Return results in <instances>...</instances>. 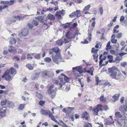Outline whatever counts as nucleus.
Here are the masks:
<instances>
[{"instance_id": "nucleus-35", "label": "nucleus", "mask_w": 127, "mask_h": 127, "mask_svg": "<svg viewBox=\"0 0 127 127\" xmlns=\"http://www.w3.org/2000/svg\"><path fill=\"white\" fill-rule=\"evenodd\" d=\"M25 106V104H20L18 107V109L20 110H22L24 108Z\"/></svg>"}, {"instance_id": "nucleus-44", "label": "nucleus", "mask_w": 127, "mask_h": 127, "mask_svg": "<svg viewBox=\"0 0 127 127\" xmlns=\"http://www.w3.org/2000/svg\"><path fill=\"white\" fill-rule=\"evenodd\" d=\"M7 102V100L6 99H3L1 101V104L2 106H3L6 104Z\"/></svg>"}, {"instance_id": "nucleus-2", "label": "nucleus", "mask_w": 127, "mask_h": 127, "mask_svg": "<svg viewBox=\"0 0 127 127\" xmlns=\"http://www.w3.org/2000/svg\"><path fill=\"white\" fill-rule=\"evenodd\" d=\"M102 105L100 104H97L93 108L91 106L90 107V110L91 111L94 115H98V112L100 111H103Z\"/></svg>"}, {"instance_id": "nucleus-56", "label": "nucleus", "mask_w": 127, "mask_h": 127, "mask_svg": "<svg viewBox=\"0 0 127 127\" xmlns=\"http://www.w3.org/2000/svg\"><path fill=\"white\" fill-rule=\"evenodd\" d=\"M103 85L104 87H106L108 85V86H109L111 85L110 83L108 82H104L103 84Z\"/></svg>"}, {"instance_id": "nucleus-36", "label": "nucleus", "mask_w": 127, "mask_h": 127, "mask_svg": "<svg viewBox=\"0 0 127 127\" xmlns=\"http://www.w3.org/2000/svg\"><path fill=\"white\" fill-rule=\"evenodd\" d=\"M32 23L33 26H37L38 25V22L35 20H33L32 21Z\"/></svg>"}, {"instance_id": "nucleus-8", "label": "nucleus", "mask_w": 127, "mask_h": 127, "mask_svg": "<svg viewBox=\"0 0 127 127\" xmlns=\"http://www.w3.org/2000/svg\"><path fill=\"white\" fill-rule=\"evenodd\" d=\"M94 68L93 66H92L90 68V69L88 67H86L84 68L83 69V72L84 73L87 72L89 73L92 76L94 75L93 73L94 71Z\"/></svg>"}, {"instance_id": "nucleus-40", "label": "nucleus", "mask_w": 127, "mask_h": 127, "mask_svg": "<svg viewBox=\"0 0 127 127\" xmlns=\"http://www.w3.org/2000/svg\"><path fill=\"white\" fill-rule=\"evenodd\" d=\"M8 7V6L7 5H4L3 7L1 6H0V12H2V9H4L5 8H7Z\"/></svg>"}, {"instance_id": "nucleus-26", "label": "nucleus", "mask_w": 127, "mask_h": 127, "mask_svg": "<svg viewBox=\"0 0 127 127\" xmlns=\"http://www.w3.org/2000/svg\"><path fill=\"white\" fill-rule=\"evenodd\" d=\"M112 38L111 40V42L114 43H116L117 41V39H115V34H113L112 36Z\"/></svg>"}, {"instance_id": "nucleus-19", "label": "nucleus", "mask_w": 127, "mask_h": 127, "mask_svg": "<svg viewBox=\"0 0 127 127\" xmlns=\"http://www.w3.org/2000/svg\"><path fill=\"white\" fill-rule=\"evenodd\" d=\"M74 109V108L73 107H68L66 109L65 108L63 109V112L66 113L70 112L72 110H73Z\"/></svg>"}, {"instance_id": "nucleus-63", "label": "nucleus", "mask_w": 127, "mask_h": 127, "mask_svg": "<svg viewBox=\"0 0 127 127\" xmlns=\"http://www.w3.org/2000/svg\"><path fill=\"white\" fill-rule=\"evenodd\" d=\"M110 52L112 54L114 55L116 53V51L113 50H111L110 51Z\"/></svg>"}, {"instance_id": "nucleus-30", "label": "nucleus", "mask_w": 127, "mask_h": 127, "mask_svg": "<svg viewBox=\"0 0 127 127\" xmlns=\"http://www.w3.org/2000/svg\"><path fill=\"white\" fill-rule=\"evenodd\" d=\"M99 100L100 101L103 102H105L106 101V99L104 97L103 95L99 97Z\"/></svg>"}, {"instance_id": "nucleus-47", "label": "nucleus", "mask_w": 127, "mask_h": 127, "mask_svg": "<svg viewBox=\"0 0 127 127\" xmlns=\"http://www.w3.org/2000/svg\"><path fill=\"white\" fill-rule=\"evenodd\" d=\"M101 81L99 80L98 77H95V82L96 83V85H98V83L100 82Z\"/></svg>"}, {"instance_id": "nucleus-15", "label": "nucleus", "mask_w": 127, "mask_h": 127, "mask_svg": "<svg viewBox=\"0 0 127 127\" xmlns=\"http://www.w3.org/2000/svg\"><path fill=\"white\" fill-rule=\"evenodd\" d=\"M55 53H56V55L58 56H60V53L59 48L57 47H56L52 48Z\"/></svg>"}, {"instance_id": "nucleus-29", "label": "nucleus", "mask_w": 127, "mask_h": 127, "mask_svg": "<svg viewBox=\"0 0 127 127\" xmlns=\"http://www.w3.org/2000/svg\"><path fill=\"white\" fill-rule=\"evenodd\" d=\"M49 71L45 70L42 73V74L43 76H47L48 77Z\"/></svg>"}, {"instance_id": "nucleus-20", "label": "nucleus", "mask_w": 127, "mask_h": 127, "mask_svg": "<svg viewBox=\"0 0 127 127\" xmlns=\"http://www.w3.org/2000/svg\"><path fill=\"white\" fill-rule=\"evenodd\" d=\"M22 35L24 36L27 35L29 33V31L26 28L24 29L21 32Z\"/></svg>"}, {"instance_id": "nucleus-16", "label": "nucleus", "mask_w": 127, "mask_h": 127, "mask_svg": "<svg viewBox=\"0 0 127 127\" xmlns=\"http://www.w3.org/2000/svg\"><path fill=\"white\" fill-rule=\"evenodd\" d=\"M81 117L83 118H85V120H88L89 119L88 116L89 114L86 111L82 113V114L81 115Z\"/></svg>"}, {"instance_id": "nucleus-53", "label": "nucleus", "mask_w": 127, "mask_h": 127, "mask_svg": "<svg viewBox=\"0 0 127 127\" xmlns=\"http://www.w3.org/2000/svg\"><path fill=\"white\" fill-rule=\"evenodd\" d=\"M127 65V63L126 62H123L121 63V66L123 67H125Z\"/></svg>"}, {"instance_id": "nucleus-59", "label": "nucleus", "mask_w": 127, "mask_h": 127, "mask_svg": "<svg viewBox=\"0 0 127 127\" xmlns=\"http://www.w3.org/2000/svg\"><path fill=\"white\" fill-rule=\"evenodd\" d=\"M34 58L37 59H40V54H38L35 55H34Z\"/></svg>"}, {"instance_id": "nucleus-14", "label": "nucleus", "mask_w": 127, "mask_h": 127, "mask_svg": "<svg viewBox=\"0 0 127 127\" xmlns=\"http://www.w3.org/2000/svg\"><path fill=\"white\" fill-rule=\"evenodd\" d=\"M7 70H8L9 73L13 76L16 74L17 72L15 68L12 67H10L9 69H7Z\"/></svg>"}, {"instance_id": "nucleus-57", "label": "nucleus", "mask_w": 127, "mask_h": 127, "mask_svg": "<svg viewBox=\"0 0 127 127\" xmlns=\"http://www.w3.org/2000/svg\"><path fill=\"white\" fill-rule=\"evenodd\" d=\"M110 42L109 41L108 42L107 45H106V50L107 51H108L109 49H110V48H109L108 47H109L110 45Z\"/></svg>"}, {"instance_id": "nucleus-46", "label": "nucleus", "mask_w": 127, "mask_h": 127, "mask_svg": "<svg viewBox=\"0 0 127 127\" xmlns=\"http://www.w3.org/2000/svg\"><path fill=\"white\" fill-rule=\"evenodd\" d=\"M90 4L87 5L83 9V11H85L88 10L90 8Z\"/></svg>"}, {"instance_id": "nucleus-13", "label": "nucleus", "mask_w": 127, "mask_h": 127, "mask_svg": "<svg viewBox=\"0 0 127 127\" xmlns=\"http://www.w3.org/2000/svg\"><path fill=\"white\" fill-rule=\"evenodd\" d=\"M80 10H77L76 11L72 12L69 15V16L71 17H75V16L78 17L79 14H80Z\"/></svg>"}, {"instance_id": "nucleus-51", "label": "nucleus", "mask_w": 127, "mask_h": 127, "mask_svg": "<svg viewBox=\"0 0 127 127\" xmlns=\"http://www.w3.org/2000/svg\"><path fill=\"white\" fill-rule=\"evenodd\" d=\"M122 58L121 57H120V56H118L116 57L115 59V61H120L122 60Z\"/></svg>"}, {"instance_id": "nucleus-24", "label": "nucleus", "mask_w": 127, "mask_h": 127, "mask_svg": "<svg viewBox=\"0 0 127 127\" xmlns=\"http://www.w3.org/2000/svg\"><path fill=\"white\" fill-rule=\"evenodd\" d=\"M120 95V94H116L112 96V98L114 99V101L115 102L118 100L119 97Z\"/></svg>"}, {"instance_id": "nucleus-32", "label": "nucleus", "mask_w": 127, "mask_h": 127, "mask_svg": "<svg viewBox=\"0 0 127 127\" xmlns=\"http://www.w3.org/2000/svg\"><path fill=\"white\" fill-rule=\"evenodd\" d=\"M36 96L39 99H42L43 98V96L42 94L40 93H37Z\"/></svg>"}, {"instance_id": "nucleus-39", "label": "nucleus", "mask_w": 127, "mask_h": 127, "mask_svg": "<svg viewBox=\"0 0 127 127\" xmlns=\"http://www.w3.org/2000/svg\"><path fill=\"white\" fill-rule=\"evenodd\" d=\"M44 60L45 62L48 63L52 61L51 58L48 57H47L45 58Z\"/></svg>"}, {"instance_id": "nucleus-28", "label": "nucleus", "mask_w": 127, "mask_h": 127, "mask_svg": "<svg viewBox=\"0 0 127 127\" xmlns=\"http://www.w3.org/2000/svg\"><path fill=\"white\" fill-rule=\"evenodd\" d=\"M117 124L120 127H121L122 126V125L123 124V122L122 120L121 119L118 120L117 121Z\"/></svg>"}, {"instance_id": "nucleus-17", "label": "nucleus", "mask_w": 127, "mask_h": 127, "mask_svg": "<svg viewBox=\"0 0 127 127\" xmlns=\"http://www.w3.org/2000/svg\"><path fill=\"white\" fill-rule=\"evenodd\" d=\"M36 18L39 20L40 22L42 23L44 25H47V24L46 23H45L44 21H45L46 23L47 21V19L46 18L45 20H44L43 19L42 17L41 16H39L37 17Z\"/></svg>"}, {"instance_id": "nucleus-3", "label": "nucleus", "mask_w": 127, "mask_h": 127, "mask_svg": "<svg viewBox=\"0 0 127 127\" xmlns=\"http://www.w3.org/2000/svg\"><path fill=\"white\" fill-rule=\"evenodd\" d=\"M72 69L74 70L73 72V75L75 78L77 79L80 76V75L83 72L82 68L80 66L73 67Z\"/></svg>"}, {"instance_id": "nucleus-9", "label": "nucleus", "mask_w": 127, "mask_h": 127, "mask_svg": "<svg viewBox=\"0 0 127 127\" xmlns=\"http://www.w3.org/2000/svg\"><path fill=\"white\" fill-rule=\"evenodd\" d=\"M7 109L5 107L0 108V119L5 116Z\"/></svg>"}, {"instance_id": "nucleus-23", "label": "nucleus", "mask_w": 127, "mask_h": 127, "mask_svg": "<svg viewBox=\"0 0 127 127\" xmlns=\"http://www.w3.org/2000/svg\"><path fill=\"white\" fill-rule=\"evenodd\" d=\"M115 116L117 118H119L122 117V116L119 112H117L115 113Z\"/></svg>"}, {"instance_id": "nucleus-43", "label": "nucleus", "mask_w": 127, "mask_h": 127, "mask_svg": "<svg viewBox=\"0 0 127 127\" xmlns=\"http://www.w3.org/2000/svg\"><path fill=\"white\" fill-rule=\"evenodd\" d=\"M84 127H92V125L88 123H86L84 125Z\"/></svg>"}, {"instance_id": "nucleus-50", "label": "nucleus", "mask_w": 127, "mask_h": 127, "mask_svg": "<svg viewBox=\"0 0 127 127\" xmlns=\"http://www.w3.org/2000/svg\"><path fill=\"white\" fill-rule=\"evenodd\" d=\"M45 102V101L40 100L39 102V104L40 106H43L44 105Z\"/></svg>"}, {"instance_id": "nucleus-18", "label": "nucleus", "mask_w": 127, "mask_h": 127, "mask_svg": "<svg viewBox=\"0 0 127 127\" xmlns=\"http://www.w3.org/2000/svg\"><path fill=\"white\" fill-rule=\"evenodd\" d=\"M61 57V55L59 56H58L57 55H53L52 56V58L53 62L55 63H58V59Z\"/></svg>"}, {"instance_id": "nucleus-33", "label": "nucleus", "mask_w": 127, "mask_h": 127, "mask_svg": "<svg viewBox=\"0 0 127 127\" xmlns=\"http://www.w3.org/2000/svg\"><path fill=\"white\" fill-rule=\"evenodd\" d=\"M88 37L87 38V39L90 41H91L92 37V32H88Z\"/></svg>"}, {"instance_id": "nucleus-4", "label": "nucleus", "mask_w": 127, "mask_h": 127, "mask_svg": "<svg viewBox=\"0 0 127 127\" xmlns=\"http://www.w3.org/2000/svg\"><path fill=\"white\" fill-rule=\"evenodd\" d=\"M13 17L17 20H23L27 15L22 14L19 13L18 11H17L13 13Z\"/></svg>"}, {"instance_id": "nucleus-62", "label": "nucleus", "mask_w": 127, "mask_h": 127, "mask_svg": "<svg viewBox=\"0 0 127 127\" xmlns=\"http://www.w3.org/2000/svg\"><path fill=\"white\" fill-rule=\"evenodd\" d=\"M124 99H125V98H124V97L123 96L122 97L120 98V101L121 103L123 104L124 103Z\"/></svg>"}, {"instance_id": "nucleus-11", "label": "nucleus", "mask_w": 127, "mask_h": 127, "mask_svg": "<svg viewBox=\"0 0 127 127\" xmlns=\"http://www.w3.org/2000/svg\"><path fill=\"white\" fill-rule=\"evenodd\" d=\"M16 2L15 0H12L9 1H1L0 2L1 4H7L8 6H10L12 5L14 3Z\"/></svg>"}, {"instance_id": "nucleus-61", "label": "nucleus", "mask_w": 127, "mask_h": 127, "mask_svg": "<svg viewBox=\"0 0 127 127\" xmlns=\"http://www.w3.org/2000/svg\"><path fill=\"white\" fill-rule=\"evenodd\" d=\"M99 10L100 12L101 15H102L103 13V10L102 7H100L99 9Z\"/></svg>"}, {"instance_id": "nucleus-55", "label": "nucleus", "mask_w": 127, "mask_h": 127, "mask_svg": "<svg viewBox=\"0 0 127 127\" xmlns=\"http://www.w3.org/2000/svg\"><path fill=\"white\" fill-rule=\"evenodd\" d=\"M27 25L29 29H32L34 27L32 24L30 23H28Z\"/></svg>"}, {"instance_id": "nucleus-38", "label": "nucleus", "mask_w": 127, "mask_h": 127, "mask_svg": "<svg viewBox=\"0 0 127 127\" xmlns=\"http://www.w3.org/2000/svg\"><path fill=\"white\" fill-rule=\"evenodd\" d=\"M60 12L57 11L55 15L58 18L61 19L62 17L61 15L60 14Z\"/></svg>"}, {"instance_id": "nucleus-21", "label": "nucleus", "mask_w": 127, "mask_h": 127, "mask_svg": "<svg viewBox=\"0 0 127 127\" xmlns=\"http://www.w3.org/2000/svg\"><path fill=\"white\" fill-rule=\"evenodd\" d=\"M49 112V110H47L43 109H41L40 111V112L41 114L46 116L48 115V113Z\"/></svg>"}, {"instance_id": "nucleus-1", "label": "nucleus", "mask_w": 127, "mask_h": 127, "mask_svg": "<svg viewBox=\"0 0 127 127\" xmlns=\"http://www.w3.org/2000/svg\"><path fill=\"white\" fill-rule=\"evenodd\" d=\"M108 71L110 77L112 79L119 80L121 79L123 76L120 70L115 66L109 68Z\"/></svg>"}, {"instance_id": "nucleus-25", "label": "nucleus", "mask_w": 127, "mask_h": 127, "mask_svg": "<svg viewBox=\"0 0 127 127\" xmlns=\"http://www.w3.org/2000/svg\"><path fill=\"white\" fill-rule=\"evenodd\" d=\"M9 42L10 44L13 45L16 43V41L15 38L13 37H11Z\"/></svg>"}, {"instance_id": "nucleus-6", "label": "nucleus", "mask_w": 127, "mask_h": 127, "mask_svg": "<svg viewBox=\"0 0 127 127\" xmlns=\"http://www.w3.org/2000/svg\"><path fill=\"white\" fill-rule=\"evenodd\" d=\"M8 70H6L3 74L2 75L1 77L4 78L5 80L7 81H10L12 79V78Z\"/></svg>"}, {"instance_id": "nucleus-64", "label": "nucleus", "mask_w": 127, "mask_h": 127, "mask_svg": "<svg viewBox=\"0 0 127 127\" xmlns=\"http://www.w3.org/2000/svg\"><path fill=\"white\" fill-rule=\"evenodd\" d=\"M122 72L123 74L127 76V71L125 70V71H122Z\"/></svg>"}, {"instance_id": "nucleus-42", "label": "nucleus", "mask_w": 127, "mask_h": 127, "mask_svg": "<svg viewBox=\"0 0 127 127\" xmlns=\"http://www.w3.org/2000/svg\"><path fill=\"white\" fill-rule=\"evenodd\" d=\"M62 75H63V76L64 77V81H65L66 82H67L69 81V78L68 77H67L65 75H64V74H62Z\"/></svg>"}, {"instance_id": "nucleus-12", "label": "nucleus", "mask_w": 127, "mask_h": 127, "mask_svg": "<svg viewBox=\"0 0 127 127\" xmlns=\"http://www.w3.org/2000/svg\"><path fill=\"white\" fill-rule=\"evenodd\" d=\"M64 77L63 76V75H62V74L59 77V79L60 80L59 85L60 86V87L61 88L62 87L63 85H64L65 83L64 81Z\"/></svg>"}, {"instance_id": "nucleus-10", "label": "nucleus", "mask_w": 127, "mask_h": 127, "mask_svg": "<svg viewBox=\"0 0 127 127\" xmlns=\"http://www.w3.org/2000/svg\"><path fill=\"white\" fill-rule=\"evenodd\" d=\"M73 32H72L70 33V32H67L66 34V36L68 39H71L74 38L75 35L77 34L76 32L74 33Z\"/></svg>"}, {"instance_id": "nucleus-45", "label": "nucleus", "mask_w": 127, "mask_h": 127, "mask_svg": "<svg viewBox=\"0 0 127 127\" xmlns=\"http://www.w3.org/2000/svg\"><path fill=\"white\" fill-rule=\"evenodd\" d=\"M54 52L52 48L50 49L49 51V54H50L52 55H55L54 53Z\"/></svg>"}, {"instance_id": "nucleus-37", "label": "nucleus", "mask_w": 127, "mask_h": 127, "mask_svg": "<svg viewBox=\"0 0 127 127\" xmlns=\"http://www.w3.org/2000/svg\"><path fill=\"white\" fill-rule=\"evenodd\" d=\"M115 36L117 38H121L122 36V34L121 33H117L116 34H115Z\"/></svg>"}, {"instance_id": "nucleus-54", "label": "nucleus", "mask_w": 127, "mask_h": 127, "mask_svg": "<svg viewBox=\"0 0 127 127\" xmlns=\"http://www.w3.org/2000/svg\"><path fill=\"white\" fill-rule=\"evenodd\" d=\"M64 88L65 87V89L66 91H69L70 89V86L69 85H68L67 86H66V85H64Z\"/></svg>"}, {"instance_id": "nucleus-27", "label": "nucleus", "mask_w": 127, "mask_h": 127, "mask_svg": "<svg viewBox=\"0 0 127 127\" xmlns=\"http://www.w3.org/2000/svg\"><path fill=\"white\" fill-rule=\"evenodd\" d=\"M48 19L53 20H55V17L53 15L49 14L47 16Z\"/></svg>"}, {"instance_id": "nucleus-52", "label": "nucleus", "mask_w": 127, "mask_h": 127, "mask_svg": "<svg viewBox=\"0 0 127 127\" xmlns=\"http://www.w3.org/2000/svg\"><path fill=\"white\" fill-rule=\"evenodd\" d=\"M39 74V73H37L34 76H33L32 78V79L33 80H34L37 77H38V76Z\"/></svg>"}, {"instance_id": "nucleus-48", "label": "nucleus", "mask_w": 127, "mask_h": 127, "mask_svg": "<svg viewBox=\"0 0 127 127\" xmlns=\"http://www.w3.org/2000/svg\"><path fill=\"white\" fill-rule=\"evenodd\" d=\"M8 104L9 106L10 107L13 106L14 105V104L12 101H8Z\"/></svg>"}, {"instance_id": "nucleus-41", "label": "nucleus", "mask_w": 127, "mask_h": 127, "mask_svg": "<svg viewBox=\"0 0 127 127\" xmlns=\"http://www.w3.org/2000/svg\"><path fill=\"white\" fill-rule=\"evenodd\" d=\"M113 23L112 22H110V23L108 24L107 25V27L108 28V30H109L110 29L111 27L113 25Z\"/></svg>"}, {"instance_id": "nucleus-31", "label": "nucleus", "mask_w": 127, "mask_h": 127, "mask_svg": "<svg viewBox=\"0 0 127 127\" xmlns=\"http://www.w3.org/2000/svg\"><path fill=\"white\" fill-rule=\"evenodd\" d=\"M54 76V74L53 72L49 71L48 77L52 78Z\"/></svg>"}, {"instance_id": "nucleus-22", "label": "nucleus", "mask_w": 127, "mask_h": 127, "mask_svg": "<svg viewBox=\"0 0 127 127\" xmlns=\"http://www.w3.org/2000/svg\"><path fill=\"white\" fill-rule=\"evenodd\" d=\"M63 38H62L61 39H59L56 41V43L59 46L62 45L63 44L64 41L62 40Z\"/></svg>"}, {"instance_id": "nucleus-34", "label": "nucleus", "mask_w": 127, "mask_h": 127, "mask_svg": "<svg viewBox=\"0 0 127 127\" xmlns=\"http://www.w3.org/2000/svg\"><path fill=\"white\" fill-rule=\"evenodd\" d=\"M27 67L30 70H32L33 69V67L32 65L30 64H27L26 65Z\"/></svg>"}, {"instance_id": "nucleus-60", "label": "nucleus", "mask_w": 127, "mask_h": 127, "mask_svg": "<svg viewBox=\"0 0 127 127\" xmlns=\"http://www.w3.org/2000/svg\"><path fill=\"white\" fill-rule=\"evenodd\" d=\"M98 50L95 49L94 48H93L92 49V52L93 53H97Z\"/></svg>"}, {"instance_id": "nucleus-7", "label": "nucleus", "mask_w": 127, "mask_h": 127, "mask_svg": "<svg viewBox=\"0 0 127 127\" xmlns=\"http://www.w3.org/2000/svg\"><path fill=\"white\" fill-rule=\"evenodd\" d=\"M118 109L121 112L124 113L127 112V98L125 100V104L121 105Z\"/></svg>"}, {"instance_id": "nucleus-49", "label": "nucleus", "mask_w": 127, "mask_h": 127, "mask_svg": "<svg viewBox=\"0 0 127 127\" xmlns=\"http://www.w3.org/2000/svg\"><path fill=\"white\" fill-rule=\"evenodd\" d=\"M102 108L103 109V110L105 111L109 109V107L107 105H104L103 106H102Z\"/></svg>"}, {"instance_id": "nucleus-5", "label": "nucleus", "mask_w": 127, "mask_h": 127, "mask_svg": "<svg viewBox=\"0 0 127 127\" xmlns=\"http://www.w3.org/2000/svg\"><path fill=\"white\" fill-rule=\"evenodd\" d=\"M54 87V85H52L50 86L48 90V94L50 95V96L52 98H54L56 95V90H55L53 89Z\"/></svg>"}, {"instance_id": "nucleus-58", "label": "nucleus", "mask_w": 127, "mask_h": 127, "mask_svg": "<svg viewBox=\"0 0 127 127\" xmlns=\"http://www.w3.org/2000/svg\"><path fill=\"white\" fill-rule=\"evenodd\" d=\"M12 59L13 60H15V61H19L20 60V59L18 57L14 56L13 57Z\"/></svg>"}]
</instances>
